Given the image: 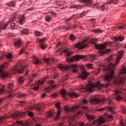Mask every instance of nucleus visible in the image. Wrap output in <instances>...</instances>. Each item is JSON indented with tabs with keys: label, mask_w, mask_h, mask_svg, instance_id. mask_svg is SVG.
I'll return each instance as SVG.
<instances>
[{
	"label": "nucleus",
	"mask_w": 126,
	"mask_h": 126,
	"mask_svg": "<svg viewBox=\"0 0 126 126\" xmlns=\"http://www.w3.org/2000/svg\"><path fill=\"white\" fill-rule=\"evenodd\" d=\"M116 65L117 63H110L108 64V69H109L111 72L110 74H106L103 78L104 81H106L107 83L101 84L100 82H97L94 84H88L86 88V90H87L88 92H93V91L95 90L94 88H98L99 87L100 88H108V87L110 86L109 82L112 81L115 77L114 73Z\"/></svg>",
	"instance_id": "f257e3e1"
},
{
	"label": "nucleus",
	"mask_w": 126,
	"mask_h": 126,
	"mask_svg": "<svg viewBox=\"0 0 126 126\" xmlns=\"http://www.w3.org/2000/svg\"><path fill=\"white\" fill-rule=\"evenodd\" d=\"M24 18V15H14L13 17V19H11L8 22L6 23L5 24H4L2 23H0V29H3V30H4L6 28V26L8 25V23L15 22V21H16V19H19L20 24L21 25H22V24H23V23H24V21H25Z\"/></svg>",
	"instance_id": "f03ea898"
},
{
	"label": "nucleus",
	"mask_w": 126,
	"mask_h": 126,
	"mask_svg": "<svg viewBox=\"0 0 126 126\" xmlns=\"http://www.w3.org/2000/svg\"><path fill=\"white\" fill-rule=\"evenodd\" d=\"M114 93L115 94L112 95L113 98L116 101H121V100H123L124 95L126 93V90L123 88H121L114 91Z\"/></svg>",
	"instance_id": "7ed1b4c3"
},
{
	"label": "nucleus",
	"mask_w": 126,
	"mask_h": 126,
	"mask_svg": "<svg viewBox=\"0 0 126 126\" xmlns=\"http://www.w3.org/2000/svg\"><path fill=\"white\" fill-rule=\"evenodd\" d=\"M27 66L25 65V63H23V61H19L16 65L14 66L12 72H18V73H23L24 71V68H26Z\"/></svg>",
	"instance_id": "20e7f679"
},
{
	"label": "nucleus",
	"mask_w": 126,
	"mask_h": 126,
	"mask_svg": "<svg viewBox=\"0 0 126 126\" xmlns=\"http://www.w3.org/2000/svg\"><path fill=\"white\" fill-rule=\"evenodd\" d=\"M71 55V52H68L66 58V61L68 63H70V62H77L79 61V60H81V59H84L85 58V56L84 55H75L69 58V56Z\"/></svg>",
	"instance_id": "39448f33"
},
{
	"label": "nucleus",
	"mask_w": 126,
	"mask_h": 126,
	"mask_svg": "<svg viewBox=\"0 0 126 126\" xmlns=\"http://www.w3.org/2000/svg\"><path fill=\"white\" fill-rule=\"evenodd\" d=\"M82 115V112H78L75 116H72L71 118L70 119L69 121H71V122H69V124L72 126H84V123H78L75 120V119L76 118H79V116H81Z\"/></svg>",
	"instance_id": "423d86ee"
},
{
	"label": "nucleus",
	"mask_w": 126,
	"mask_h": 126,
	"mask_svg": "<svg viewBox=\"0 0 126 126\" xmlns=\"http://www.w3.org/2000/svg\"><path fill=\"white\" fill-rule=\"evenodd\" d=\"M78 65L76 64H71L70 66L67 65L66 66H64L63 64H59L58 67L60 70H67V69H69V68H74L73 69V72L74 73H76L77 72V67Z\"/></svg>",
	"instance_id": "0eeeda50"
},
{
	"label": "nucleus",
	"mask_w": 126,
	"mask_h": 126,
	"mask_svg": "<svg viewBox=\"0 0 126 126\" xmlns=\"http://www.w3.org/2000/svg\"><path fill=\"white\" fill-rule=\"evenodd\" d=\"M4 66L3 65H0V76L1 78H6V77H9L11 73L9 71H4L3 70Z\"/></svg>",
	"instance_id": "6e6552de"
},
{
	"label": "nucleus",
	"mask_w": 126,
	"mask_h": 126,
	"mask_svg": "<svg viewBox=\"0 0 126 126\" xmlns=\"http://www.w3.org/2000/svg\"><path fill=\"white\" fill-rule=\"evenodd\" d=\"M47 84L50 85V86L45 89V92H50L52 89H54L57 87V85L55 84V82L53 81H48Z\"/></svg>",
	"instance_id": "1a4fd4ad"
},
{
	"label": "nucleus",
	"mask_w": 126,
	"mask_h": 126,
	"mask_svg": "<svg viewBox=\"0 0 126 126\" xmlns=\"http://www.w3.org/2000/svg\"><path fill=\"white\" fill-rule=\"evenodd\" d=\"M36 41L37 42V43H40V47L41 49H42V50H45V49L47 48V45L46 44H43V43L47 41V39H46V38H43L41 39L37 38Z\"/></svg>",
	"instance_id": "9d476101"
},
{
	"label": "nucleus",
	"mask_w": 126,
	"mask_h": 126,
	"mask_svg": "<svg viewBox=\"0 0 126 126\" xmlns=\"http://www.w3.org/2000/svg\"><path fill=\"white\" fill-rule=\"evenodd\" d=\"M43 107H45V104H44V103H41L37 104L34 106H30L29 109L30 110H34V109H36L37 111H40Z\"/></svg>",
	"instance_id": "9b49d317"
},
{
	"label": "nucleus",
	"mask_w": 126,
	"mask_h": 126,
	"mask_svg": "<svg viewBox=\"0 0 126 126\" xmlns=\"http://www.w3.org/2000/svg\"><path fill=\"white\" fill-rule=\"evenodd\" d=\"M86 42V40H85L81 43H78L75 45V47L76 48H77L78 49H79L80 50H81L82 49H84V48H85L86 46L87 45V44L85 43Z\"/></svg>",
	"instance_id": "f8f14e48"
},
{
	"label": "nucleus",
	"mask_w": 126,
	"mask_h": 126,
	"mask_svg": "<svg viewBox=\"0 0 126 126\" xmlns=\"http://www.w3.org/2000/svg\"><path fill=\"white\" fill-rule=\"evenodd\" d=\"M104 123H105V119L103 117H100L98 120L94 121L91 126H93L95 125H97L98 124H104Z\"/></svg>",
	"instance_id": "ddd939ff"
},
{
	"label": "nucleus",
	"mask_w": 126,
	"mask_h": 126,
	"mask_svg": "<svg viewBox=\"0 0 126 126\" xmlns=\"http://www.w3.org/2000/svg\"><path fill=\"white\" fill-rule=\"evenodd\" d=\"M88 75H89V73L86 72V70H85L84 68H82L81 73L79 75L80 78H82V79H85Z\"/></svg>",
	"instance_id": "4468645a"
},
{
	"label": "nucleus",
	"mask_w": 126,
	"mask_h": 126,
	"mask_svg": "<svg viewBox=\"0 0 126 126\" xmlns=\"http://www.w3.org/2000/svg\"><path fill=\"white\" fill-rule=\"evenodd\" d=\"M79 107H81L80 106V104H79V105H77L75 106L70 107V108H69L68 107L65 106L64 107V110L65 111V112H73L74 110H75V109H78V108H79Z\"/></svg>",
	"instance_id": "2eb2a0df"
},
{
	"label": "nucleus",
	"mask_w": 126,
	"mask_h": 126,
	"mask_svg": "<svg viewBox=\"0 0 126 126\" xmlns=\"http://www.w3.org/2000/svg\"><path fill=\"white\" fill-rule=\"evenodd\" d=\"M25 116V112H16L15 114L12 115V117L14 119H16L17 118H23Z\"/></svg>",
	"instance_id": "dca6fc26"
},
{
	"label": "nucleus",
	"mask_w": 126,
	"mask_h": 126,
	"mask_svg": "<svg viewBox=\"0 0 126 126\" xmlns=\"http://www.w3.org/2000/svg\"><path fill=\"white\" fill-rule=\"evenodd\" d=\"M46 79L47 78H45L43 80H40L38 81L37 82V84L33 87V90H38V89H39V85H43V84H44V82L46 81Z\"/></svg>",
	"instance_id": "f3484780"
},
{
	"label": "nucleus",
	"mask_w": 126,
	"mask_h": 126,
	"mask_svg": "<svg viewBox=\"0 0 126 126\" xmlns=\"http://www.w3.org/2000/svg\"><path fill=\"white\" fill-rule=\"evenodd\" d=\"M90 102L91 104H99V103H101L99 97H92L90 99Z\"/></svg>",
	"instance_id": "a211bd4d"
},
{
	"label": "nucleus",
	"mask_w": 126,
	"mask_h": 126,
	"mask_svg": "<svg viewBox=\"0 0 126 126\" xmlns=\"http://www.w3.org/2000/svg\"><path fill=\"white\" fill-rule=\"evenodd\" d=\"M95 47L98 50H102L103 49H105V48H106V44H97V45L95 44Z\"/></svg>",
	"instance_id": "6ab92c4d"
},
{
	"label": "nucleus",
	"mask_w": 126,
	"mask_h": 126,
	"mask_svg": "<svg viewBox=\"0 0 126 126\" xmlns=\"http://www.w3.org/2000/svg\"><path fill=\"white\" fill-rule=\"evenodd\" d=\"M124 52L125 51L124 50H121L119 52L118 56L117 57V61L116 62V63H119V61H120V60L122 59L123 57V54H124Z\"/></svg>",
	"instance_id": "aec40b11"
},
{
	"label": "nucleus",
	"mask_w": 126,
	"mask_h": 126,
	"mask_svg": "<svg viewBox=\"0 0 126 126\" xmlns=\"http://www.w3.org/2000/svg\"><path fill=\"white\" fill-rule=\"evenodd\" d=\"M110 51H111V49H107L106 50H101L98 51V55H100V56H104L105 54H108L109 52H110Z\"/></svg>",
	"instance_id": "412c9836"
},
{
	"label": "nucleus",
	"mask_w": 126,
	"mask_h": 126,
	"mask_svg": "<svg viewBox=\"0 0 126 126\" xmlns=\"http://www.w3.org/2000/svg\"><path fill=\"white\" fill-rule=\"evenodd\" d=\"M13 87H14L13 84L10 83L8 84V86H7V91L9 93H10V92L12 91V90L11 89H13Z\"/></svg>",
	"instance_id": "4be33fe9"
},
{
	"label": "nucleus",
	"mask_w": 126,
	"mask_h": 126,
	"mask_svg": "<svg viewBox=\"0 0 126 126\" xmlns=\"http://www.w3.org/2000/svg\"><path fill=\"white\" fill-rule=\"evenodd\" d=\"M107 7H108V3H105L101 6H98L97 8L100 10H104V9L107 8Z\"/></svg>",
	"instance_id": "5701e85b"
},
{
	"label": "nucleus",
	"mask_w": 126,
	"mask_h": 126,
	"mask_svg": "<svg viewBox=\"0 0 126 126\" xmlns=\"http://www.w3.org/2000/svg\"><path fill=\"white\" fill-rule=\"evenodd\" d=\"M83 7V5H73L70 6L71 8H76V9H81Z\"/></svg>",
	"instance_id": "b1692460"
},
{
	"label": "nucleus",
	"mask_w": 126,
	"mask_h": 126,
	"mask_svg": "<svg viewBox=\"0 0 126 126\" xmlns=\"http://www.w3.org/2000/svg\"><path fill=\"white\" fill-rule=\"evenodd\" d=\"M14 45L15 47H16L17 48H19V47L21 46V41H20V40H18L14 42Z\"/></svg>",
	"instance_id": "393cba45"
},
{
	"label": "nucleus",
	"mask_w": 126,
	"mask_h": 126,
	"mask_svg": "<svg viewBox=\"0 0 126 126\" xmlns=\"http://www.w3.org/2000/svg\"><path fill=\"white\" fill-rule=\"evenodd\" d=\"M114 39L115 42H118V41H120V42H122V41H124V40H125V38L124 37V36L114 37Z\"/></svg>",
	"instance_id": "a878e982"
},
{
	"label": "nucleus",
	"mask_w": 126,
	"mask_h": 126,
	"mask_svg": "<svg viewBox=\"0 0 126 126\" xmlns=\"http://www.w3.org/2000/svg\"><path fill=\"white\" fill-rule=\"evenodd\" d=\"M68 95H69V96H70V97H78V95H77V94H76L75 93H73V92H68Z\"/></svg>",
	"instance_id": "bb28decb"
},
{
	"label": "nucleus",
	"mask_w": 126,
	"mask_h": 126,
	"mask_svg": "<svg viewBox=\"0 0 126 126\" xmlns=\"http://www.w3.org/2000/svg\"><path fill=\"white\" fill-rule=\"evenodd\" d=\"M33 62L35 64H39L40 63V60H39V59H38V58L34 56L33 59Z\"/></svg>",
	"instance_id": "cd10ccee"
},
{
	"label": "nucleus",
	"mask_w": 126,
	"mask_h": 126,
	"mask_svg": "<svg viewBox=\"0 0 126 126\" xmlns=\"http://www.w3.org/2000/svg\"><path fill=\"white\" fill-rule=\"evenodd\" d=\"M18 83L19 84H22L24 82V77L21 76L18 79Z\"/></svg>",
	"instance_id": "c85d7f7f"
},
{
	"label": "nucleus",
	"mask_w": 126,
	"mask_h": 126,
	"mask_svg": "<svg viewBox=\"0 0 126 126\" xmlns=\"http://www.w3.org/2000/svg\"><path fill=\"white\" fill-rule=\"evenodd\" d=\"M60 117H61V110H59L57 111V113L56 114V117L55 118V121H58L60 120Z\"/></svg>",
	"instance_id": "c756f323"
},
{
	"label": "nucleus",
	"mask_w": 126,
	"mask_h": 126,
	"mask_svg": "<svg viewBox=\"0 0 126 126\" xmlns=\"http://www.w3.org/2000/svg\"><path fill=\"white\" fill-rule=\"evenodd\" d=\"M6 5L7 6H10L11 7H12V6H14V5H15V2L13 1L10 2H8L6 4Z\"/></svg>",
	"instance_id": "7c9ffc66"
},
{
	"label": "nucleus",
	"mask_w": 126,
	"mask_h": 126,
	"mask_svg": "<svg viewBox=\"0 0 126 126\" xmlns=\"http://www.w3.org/2000/svg\"><path fill=\"white\" fill-rule=\"evenodd\" d=\"M45 19L47 22H50V21H51V20H52V16L47 15L46 16H45Z\"/></svg>",
	"instance_id": "2f4dec72"
},
{
	"label": "nucleus",
	"mask_w": 126,
	"mask_h": 126,
	"mask_svg": "<svg viewBox=\"0 0 126 126\" xmlns=\"http://www.w3.org/2000/svg\"><path fill=\"white\" fill-rule=\"evenodd\" d=\"M89 58L90 59L91 62H93L94 60H96V55L94 54H91L89 56Z\"/></svg>",
	"instance_id": "473e14b6"
},
{
	"label": "nucleus",
	"mask_w": 126,
	"mask_h": 126,
	"mask_svg": "<svg viewBox=\"0 0 126 126\" xmlns=\"http://www.w3.org/2000/svg\"><path fill=\"white\" fill-rule=\"evenodd\" d=\"M86 118L89 121H92L95 119V117L92 115H86Z\"/></svg>",
	"instance_id": "72a5a7b5"
},
{
	"label": "nucleus",
	"mask_w": 126,
	"mask_h": 126,
	"mask_svg": "<svg viewBox=\"0 0 126 126\" xmlns=\"http://www.w3.org/2000/svg\"><path fill=\"white\" fill-rule=\"evenodd\" d=\"M37 73L33 74L31 77L30 80L29 81V83H31V82H32V79H33V78H35V77H37Z\"/></svg>",
	"instance_id": "f704fd0d"
},
{
	"label": "nucleus",
	"mask_w": 126,
	"mask_h": 126,
	"mask_svg": "<svg viewBox=\"0 0 126 126\" xmlns=\"http://www.w3.org/2000/svg\"><path fill=\"white\" fill-rule=\"evenodd\" d=\"M26 96V94L24 93H20L18 95V97L19 98H24V97Z\"/></svg>",
	"instance_id": "c9c22d12"
},
{
	"label": "nucleus",
	"mask_w": 126,
	"mask_h": 126,
	"mask_svg": "<svg viewBox=\"0 0 126 126\" xmlns=\"http://www.w3.org/2000/svg\"><path fill=\"white\" fill-rule=\"evenodd\" d=\"M61 95L62 97H65V95H66V93L65 92V90L62 89L61 90Z\"/></svg>",
	"instance_id": "e433bc0d"
},
{
	"label": "nucleus",
	"mask_w": 126,
	"mask_h": 126,
	"mask_svg": "<svg viewBox=\"0 0 126 126\" xmlns=\"http://www.w3.org/2000/svg\"><path fill=\"white\" fill-rule=\"evenodd\" d=\"M53 115H54V113H53V112L49 111L47 113V118H52V117H53Z\"/></svg>",
	"instance_id": "4c0bfd02"
},
{
	"label": "nucleus",
	"mask_w": 126,
	"mask_h": 126,
	"mask_svg": "<svg viewBox=\"0 0 126 126\" xmlns=\"http://www.w3.org/2000/svg\"><path fill=\"white\" fill-rule=\"evenodd\" d=\"M92 32H94V33H101L102 31L100 29H94L92 30Z\"/></svg>",
	"instance_id": "58836bf2"
},
{
	"label": "nucleus",
	"mask_w": 126,
	"mask_h": 126,
	"mask_svg": "<svg viewBox=\"0 0 126 126\" xmlns=\"http://www.w3.org/2000/svg\"><path fill=\"white\" fill-rule=\"evenodd\" d=\"M121 73H122V74H124L125 73H126V67H123L121 69Z\"/></svg>",
	"instance_id": "ea45409f"
},
{
	"label": "nucleus",
	"mask_w": 126,
	"mask_h": 126,
	"mask_svg": "<svg viewBox=\"0 0 126 126\" xmlns=\"http://www.w3.org/2000/svg\"><path fill=\"white\" fill-rule=\"evenodd\" d=\"M22 33H23L24 35H27V34L29 33V31L27 29H25L22 31Z\"/></svg>",
	"instance_id": "a19ab883"
},
{
	"label": "nucleus",
	"mask_w": 126,
	"mask_h": 126,
	"mask_svg": "<svg viewBox=\"0 0 126 126\" xmlns=\"http://www.w3.org/2000/svg\"><path fill=\"white\" fill-rule=\"evenodd\" d=\"M11 29H16V28H17V26L15 25V23H13L11 24Z\"/></svg>",
	"instance_id": "79ce46f5"
},
{
	"label": "nucleus",
	"mask_w": 126,
	"mask_h": 126,
	"mask_svg": "<svg viewBox=\"0 0 126 126\" xmlns=\"http://www.w3.org/2000/svg\"><path fill=\"white\" fill-rule=\"evenodd\" d=\"M18 125H20V126H28V125L26 124H23L22 123V122L19 121L17 122Z\"/></svg>",
	"instance_id": "37998d69"
},
{
	"label": "nucleus",
	"mask_w": 126,
	"mask_h": 126,
	"mask_svg": "<svg viewBox=\"0 0 126 126\" xmlns=\"http://www.w3.org/2000/svg\"><path fill=\"white\" fill-rule=\"evenodd\" d=\"M107 111H109V112H111V113H114V109L112 107H107Z\"/></svg>",
	"instance_id": "c03bdc74"
},
{
	"label": "nucleus",
	"mask_w": 126,
	"mask_h": 126,
	"mask_svg": "<svg viewBox=\"0 0 126 126\" xmlns=\"http://www.w3.org/2000/svg\"><path fill=\"white\" fill-rule=\"evenodd\" d=\"M70 39L71 41H74L75 40V36L73 34H70Z\"/></svg>",
	"instance_id": "a18cd8bd"
},
{
	"label": "nucleus",
	"mask_w": 126,
	"mask_h": 126,
	"mask_svg": "<svg viewBox=\"0 0 126 126\" xmlns=\"http://www.w3.org/2000/svg\"><path fill=\"white\" fill-rule=\"evenodd\" d=\"M5 57L7 59H11V58H12V55L10 53H8L5 55Z\"/></svg>",
	"instance_id": "49530a36"
},
{
	"label": "nucleus",
	"mask_w": 126,
	"mask_h": 126,
	"mask_svg": "<svg viewBox=\"0 0 126 126\" xmlns=\"http://www.w3.org/2000/svg\"><path fill=\"white\" fill-rule=\"evenodd\" d=\"M61 103H60V102L57 103L55 104V107H56L57 109H58V110H60V109H61Z\"/></svg>",
	"instance_id": "de8ad7c7"
},
{
	"label": "nucleus",
	"mask_w": 126,
	"mask_h": 126,
	"mask_svg": "<svg viewBox=\"0 0 126 126\" xmlns=\"http://www.w3.org/2000/svg\"><path fill=\"white\" fill-rule=\"evenodd\" d=\"M5 86V85H3L2 86V89H0V94H2V93H4V87Z\"/></svg>",
	"instance_id": "09e8293b"
},
{
	"label": "nucleus",
	"mask_w": 126,
	"mask_h": 126,
	"mask_svg": "<svg viewBox=\"0 0 126 126\" xmlns=\"http://www.w3.org/2000/svg\"><path fill=\"white\" fill-rule=\"evenodd\" d=\"M34 34H35V36H37V37L41 36V32H40L38 31H35L34 32Z\"/></svg>",
	"instance_id": "8fccbe9b"
},
{
	"label": "nucleus",
	"mask_w": 126,
	"mask_h": 126,
	"mask_svg": "<svg viewBox=\"0 0 126 126\" xmlns=\"http://www.w3.org/2000/svg\"><path fill=\"white\" fill-rule=\"evenodd\" d=\"M79 2H88L89 3L90 2V0H79Z\"/></svg>",
	"instance_id": "3c124183"
},
{
	"label": "nucleus",
	"mask_w": 126,
	"mask_h": 126,
	"mask_svg": "<svg viewBox=\"0 0 126 126\" xmlns=\"http://www.w3.org/2000/svg\"><path fill=\"white\" fill-rule=\"evenodd\" d=\"M87 65L89 68H93V67H94V66H93V64L92 63H88V64H87Z\"/></svg>",
	"instance_id": "603ef678"
},
{
	"label": "nucleus",
	"mask_w": 126,
	"mask_h": 126,
	"mask_svg": "<svg viewBox=\"0 0 126 126\" xmlns=\"http://www.w3.org/2000/svg\"><path fill=\"white\" fill-rule=\"evenodd\" d=\"M117 29L118 30H123V29H126V26L118 27Z\"/></svg>",
	"instance_id": "864d4df0"
},
{
	"label": "nucleus",
	"mask_w": 126,
	"mask_h": 126,
	"mask_svg": "<svg viewBox=\"0 0 126 126\" xmlns=\"http://www.w3.org/2000/svg\"><path fill=\"white\" fill-rule=\"evenodd\" d=\"M49 13H51V15H53V16H57V13H56L55 11H51Z\"/></svg>",
	"instance_id": "5fc2aeb1"
},
{
	"label": "nucleus",
	"mask_w": 126,
	"mask_h": 126,
	"mask_svg": "<svg viewBox=\"0 0 126 126\" xmlns=\"http://www.w3.org/2000/svg\"><path fill=\"white\" fill-rule=\"evenodd\" d=\"M26 48L25 47H23L22 49H21V51L20 52V55H22L23 53L24 52V51H25V49Z\"/></svg>",
	"instance_id": "6e6d98bb"
},
{
	"label": "nucleus",
	"mask_w": 126,
	"mask_h": 126,
	"mask_svg": "<svg viewBox=\"0 0 126 126\" xmlns=\"http://www.w3.org/2000/svg\"><path fill=\"white\" fill-rule=\"evenodd\" d=\"M88 101L86 100V99H83L82 103V104H83V105H86V104H87L88 103Z\"/></svg>",
	"instance_id": "4d7b16f0"
},
{
	"label": "nucleus",
	"mask_w": 126,
	"mask_h": 126,
	"mask_svg": "<svg viewBox=\"0 0 126 126\" xmlns=\"http://www.w3.org/2000/svg\"><path fill=\"white\" fill-rule=\"evenodd\" d=\"M105 109L104 108H98L96 111L98 112H102V111H104Z\"/></svg>",
	"instance_id": "13d9d810"
},
{
	"label": "nucleus",
	"mask_w": 126,
	"mask_h": 126,
	"mask_svg": "<svg viewBox=\"0 0 126 126\" xmlns=\"http://www.w3.org/2000/svg\"><path fill=\"white\" fill-rule=\"evenodd\" d=\"M58 96V94L54 93L52 94H51V97H52L53 98H56V97H57Z\"/></svg>",
	"instance_id": "bf43d9fd"
},
{
	"label": "nucleus",
	"mask_w": 126,
	"mask_h": 126,
	"mask_svg": "<svg viewBox=\"0 0 126 126\" xmlns=\"http://www.w3.org/2000/svg\"><path fill=\"white\" fill-rule=\"evenodd\" d=\"M51 60V59H44V62H45V63H49V61H50Z\"/></svg>",
	"instance_id": "052dcab7"
},
{
	"label": "nucleus",
	"mask_w": 126,
	"mask_h": 126,
	"mask_svg": "<svg viewBox=\"0 0 126 126\" xmlns=\"http://www.w3.org/2000/svg\"><path fill=\"white\" fill-rule=\"evenodd\" d=\"M125 125V123H124L123 121H120V124L119 125V126H124Z\"/></svg>",
	"instance_id": "680f3d73"
},
{
	"label": "nucleus",
	"mask_w": 126,
	"mask_h": 126,
	"mask_svg": "<svg viewBox=\"0 0 126 126\" xmlns=\"http://www.w3.org/2000/svg\"><path fill=\"white\" fill-rule=\"evenodd\" d=\"M28 116L29 117H33V113L32 112H29Z\"/></svg>",
	"instance_id": "e2e57ef3"
},
{
	"label": "nucleus",
	"mask_w": 126,
	"mask_h": 126,
	"mask_svg": "<svg viewBox=\"0 0 126 126\" xmlns=\"http://www.w3.org/2000/svg\"><path fill=\"white\" fill-rule=\"evenodd\" d=\"M3 120H4V117H0V124L2 122V121H3Z\"/></svg>",
	"instance_id": "0e129e2a"
},
{
	"label": "nucleus",
	"mask_w": 126,
	"mask_h": 126,
	"mask_svg": "<svg viewBox=\"0 0 126 126\" xmlns=\"http://www.w3.org/2000/svg\"><path fill=\"white\" fill-rule=\"evenodd\" d=\"M82 108L84 109V110H87L88 108L86 107V106H83L82 107Z\"/></svg>",
	"instance_id": "69168bd1"
},
{
	"label": "nucleus",
	"mask_w": 126,
	"mask_h": 126,
	"mask_svg": "<svg viewBox=\"0 0 126 126\" xmlns=\"http://www.w3.org/2000/svg\"><path fill=\"white\" fill-rule=\"evenodd\" d=\"M46 97V94H43L41 95V98H45Z\"/></svg>",
	"instance_id": "338daca9"
},
{
	"label": "nucleus",
	"mask_w": 126,
	"mask_h": 126,
	"mask_svg": "<svg viewBox=\"0 0 126 126\" xmlns=\"http://www.w3.org/2000/svg\"><path fill=\"white\" fill-rule=\"evenodd\" d=\"M13 96V94H9L8 97L9 98H11L12 97V96Z\"/></svg>",
	"instance_id": "774afa93"
}]
</instances>
